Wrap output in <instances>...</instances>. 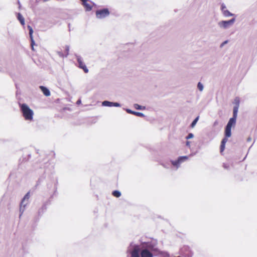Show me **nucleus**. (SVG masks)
I'll return each mask as SVG.
<instances>
[{
	"mask_svg": "<svg viewBox=\"0 0 257 257\" xmlns=\"http://www.w3.org/2000/svg\"><path fill=\"white\" fill-rule=\"evenodd\" d=\"M95 14L97 19H102L108 17L110 14V12L107 8H104L97 10Z\"/></svg>",
	"mask_w": 257,
	"mask_h": 257,
	"instance_id": "3",
	"label": "nucleus"
},
{
	"mask_svg": "<svg viewBox=\"0 0 257 257\" xmlns=\"http://www.w3.org/2000/svg\"><path fill=\"white\" fill-rule=\"evenodd\" d=\"M17 19L20 21L22 25H25V19L21 13H17Z\"/></svg>",
	"mask_w": 257,
	"mask_h": 257,
	"instance_id": "11",
	"label": "nucleus"
},
{
	"mask_svg": "<svg viewBox=\"0 0 257 257\" xmlns=\"http://www.w3.org/2000/svg\"><path fill=\"white\" fill-rule=\"evenodd\" d=\"M81 99H79L77 101V102H76V104H77V105H79V104H81Z\"/></svg>",
	"mask_w": 257,
	"mask_h": 257,
	"instance_id": "36",
	"label": "nucleus"
},
{
	"mask_svg": "<svg viewBox=\"0 0 257 257\" xmlns=\"http://www.w3.org/2000/svg\"><path fill=\"white\" fill-rule=\"evenodd\" d=\"M186 145L187 146H190V142L189 141H187L186 143Z\"/></svg>",
	"mask_w": 257,
	"mask_h": 257,
	"instance_id": "39",
	"label": "nucleus"
},
{
	"mask_svg": "<svg viewBox=\"0 0 257 257\" xmlns=\"http://www.w3.org/2000/svg\"><path fill=\"white\" fill-rule=\"evenodd\" d=\"M225 144H221L220 147V153H222L223 152V151L224 150V149H225Z\"/></svg>",
	"mask_w": 257,
	"mask_h": 257,
	"instance_id": "29",
	"label": "nucleus"
},
{
	"mask_svg": "<svg viewBox=\"0 0 257 257\" xmlns=\"http://www.w3.org/2000/svg\"><path fill=\"white\" fill-rule=\"evenodd\" d=\"M236 119L231 117L228 121L226 126L229 127L231 128L232 126H234L236 124Z\"/></svg>",
	"mask_w": 257,
	"mask_h": 257,
	"instance_id": "10",
	"label": "nucleus"
},
{
	"mask_svg": "<svg viewBox=\"0 0 257 257\" xmlns=\"http://www.w3.org/2000/svg\"><path fill=\"white\" fill-rule=\"evenodd\" d=\"M197 88L200 91H202L204 88L203 85L200 82H199L197 84Z\"/></svg>",
	"mask_w": 257,
	"mask_h": 257,
	"instance_id": "21",
	"label": "nucleus"
},
{
	"mask_svg": "<svg viewBox=\"0 0 257 257\" xmlns=\"http://www.w3.org/2000/svg\"><path fill=\"white\" fill-rule=\"evenodd\" d=\"M83 5L85 7L86 11H90L92 10V7L87 3V2L84 3Z\"/></svg>",
	"mask_w": 257,
	"mask_h": 257,
	"instance_id": "16",
	"label": "nucleus"
},
{
	"mask_svg": "<svg viewBox=\"0 0 257 257\" xmlns=\"http://www.w3.org/2000/svg\"><path fill=\"white\" fill-rule=\"evenodd\" d=\"M228 138V137H226V136H225L224 138L222 140L221 144L225 145L226 143L228 141V139H227Z\"/></svg>",
	"mask_w": 257,
	"mask_h": 257,
	"instance_id": "26",
	"label": "nucleus"
},
{
	"mask_svg": "<svg viewBox=\"0 0 257 257\" xmlns=\"http://www.w3.org/2000/svg\"><path fill=\"white\" fill-rule=\"evenodd\" d=\"M218 120H215V121L214 122V123H213V125H214V126H216V125H218Z\"/></svg>",
	"mask_w": 257,
	"mask_h": 257,
	"instance_id": "37",
	"label": "nucleus"
},
{
	"mask_svg": "<svg viewBox=\"0 0 257 257\" xmlns=\"http://www.w3.org/2000/svg\"><path fill=\"white\" fill-rule=\"evenodd\" d=\"M18 3H19V7H20V2H19V1L18 2Z\"/></svg>",
	"mask_w": 257,
	"mask_h": 257,
	"instance_id": "43",
	"label": "nucleus"
},
{
	"mask_svg": "<svg viewBox=\"0 0 257 257\" xmlns=\"http://www.w3.org/2000/svg\"><path fill=\"white\" fill-rule=\"evenodd\" d=\"M20 107L25 119L27 120H32L33 118V110L26 103L20 104Z\"/></svg>",
	"mask_w": 257,
	"mask_h": 257,
	"instance_id": "2",
	"label": "nucleus"
},
{
	"mask_svg": "<svg viewBox=\"0 0 257 257\" xmlns=\"http://www.w3.org/2000/svg\"><path fill=\"white\" fill-rule=\"evenodd\" d=\"M30 198V193L28 192L23 197V199L22 200L21 203H20V217L22 216V214L23 213L25 208L28 202V199Z\"/></svg>",
	"mask_w": 257,
	"mask_h": 257,
	"instance_id": "5",
	"label": "nucleus"
},
{
	"mask_svg": "<svg viewBox=\"0 0 257 257\" xmlns=\"http://www.w3.org/2000/svg\"><path fill=\"white\" fill-rule=\"evenodd\" d=\"M221 10L222 12V14L224 13V11H226V7L224 4H222L221 5Z\"/></svg>",
	"mask_w": 257,
	"mask_h": 257,
	"instance_id": "22",
	"label": "nucleus"
},
{
	"mask_svg": "<svg viewBox=\"0 0 257 257\" xmlns=\"http://www.w3.org/2000/svg\"><path fill=\"white\" fill-rule=\"evenodd\" d=\"M113 106H114V107H120V103H119L118 102H113Z\"/></svg>",
	"mask_w": 257,
	"mask_h": 257,
	"instance_id": "34",
	"label": "nucleus"
},
{
	"mask_svg": "<svg viewBox=\"0 0 257 257\" xmlns=\"http://www.w3.org/2000/svg\"><path fill=\"white\" fill-rule=\"evenodd\" d=\"M235 18L228 21H221L218 23V26L224 29H226L230 27L235 22Z\"/></svg>",
	"mask_w": 257,
	"mask_h": 257,
	"instance_id": "4",
	"label": "nucleus"
},
{
	"mask_svg": "<svg viewBox=\"0 0 257 257\" xmlns=\"http://www.w3.org/2000/svg\"><path fill=\"white\" fill-rule=\"evenodd\" d=\"M188 158V157L186 156H180L177 160H171V163L174 166L176 167V169H177L180 167V164L186 161Z\"/></svg>",
	"mask_w": 257,
	"mask_h": 257,
	"instance_id": "6",
	"label": "nucleus"
},
{
	"mask_svg": "<svg viewBox=\"0 0 257 257\" xmlns=\"http://www.w3.org/2000/svg\"><path fill=\"white\" fill-rule=\"evenodd\" d=\"M30 39H31V46H32V49L33 50H34V45L35 44V41H34V40L33 39V36H30Z\"/></svg>",
	"mask_w": 257,
	"mask_h": 257,
	"instance_id": "24",
	"label": "nucleus"
},
{
	"mask_svg": "<svg viewBox=\"0 0 257 257\" xmlns=\"http://www.w3.org/2000/svg\"><path fill=\"white\" fill-rule=\"evenodd\" d=\"M57 186H56V185L55 184L54 187V193H53V195L51 196V198L53 197V195H55V194L57 192Z\"/></svg>",
	"mask_w": 257,
	"mask_h": 257,
	"instance_id": "33",
	"label": "nucleus"
},
{
	"mask_svg": "<svg viewBox=\"0 0 257 257\" xmlns=\"http://www.w3.org/2000/svg\"><path fill=\"white\" fill-rule=\"evenodd\" d=\"M239 99L238 97H236L234 99V103L235 105L234 106H237V107H239Z\"/></svg>",
	"mask_w": 257,
	"mask_h": 257,
	"instance_id": "20",
	"label": "nucleus"
},
{
	"mask_svg": "<svg viewBox=\"0 0 257 257\" xmlns=\"http://www.w3.org/2000/svg\"><path fill=\"white\" fill-rule=\"evenodd\" d=\"M228 42V40H226L225 41H224L223 42H222L220 45V48H222L225 44H227Z\"/></svg>",
	"mask_w": 257,
	"mask_h": 257,
	"instance_id": "31",
	"label": "nucleus"
},
{
	"mask_svg": "<svg viewBox=\"0 0 257 257\" xmlns=\"http://www.w3.org/2000/svg\"><path fill=\"white\" fill-rule=\"evenodd\" d=\"M238 108L237 106H234L233 109V115L232 118L236 119L237 116V112L238 110Z\"/></svg>",
	"mask_w": 257,
	"mask_h": 257,
	"instance_id": "14",
	"label": "nucleus"
},
{
	"mask_svg": "<svg viewBox=\"0 0 257 257\" xmlns=\"http://www.w3.org/2000/svg\"><path fill=\"white\" fill-rule=\"evenodd\" d=\"M75 57L76 58L77 62L79 64V67L83 69L85 73H88V69L87 68L85 64H84V63L83 62V59L82 57L76 54L75 55Z\"/></svg>",
	"mask_w": 257,
	"mask_h": 257,
	"instance_id": "7",
	"label": "nucleus"
},
{
	"mask_svg": "<svg viewBox=\"0 0 257 257\" xmlns=\"http://www.w3.org/2000/svg\"><path fill=\"white\" fill-rule=\"evenodd\" d=\"M47 209V204L46 203H44L42 207L41 208V209L42 210V213H44V212Z\"/></svg>",
	"mask_w": 257,
	"mask_h": 257,
	"instance_id": "28",
	"label": "nucleus"
},
{
	"mask_svg": "<svg viewBox=\"0 0 257 257\" xmlns=\"http://www.w3.org/2000/svg\"><path fill=\"white\" fill-rule=\"evenodd\" d=\"M102 105L104 106L112 107L113 106V102L105 100L102 102Z\"/></svg>",
	"mask_w": 257,
	"mask_h": 257,
	"instance_id": "13",
	"label": "nucleus"
},
{
	"mask_svg": "<svg viewBox=\"0 0 257 257\" xmlns=\"http://www.w3.org/2000/svg\"><path fill=\"white\" fill-rule=\"evenodd\" d=\"M38 213L39 215H41L43 213H42V209H41V208L39 209Z\"/></svg>",
	"mask_w": 257,
	"mask_h": 257,
	"instance_id": "35",
	"label": "nucleus"
},
{
	"mask_svg": "<svg viewBox=\"0 0 257 257\" xmlns=\"http://www.w3.org/2000/svg\"><path fill=\"white\" fill-rule=\"evenodd\" d=\"M28 28L29 31V35H30V36H33V30L32 28L30 26H28Z\"/></svg>",
	"mask_w": 257,
	"mask_h": 257,
	"instance_id": "25",
	"label": "nucleus"
},
{
	"mask_svg": "<svg viewBox=\"0 0 257 257\" xmlns=\"http://www.w3.org/2000/svg\"><path fill=\"white\" fill-rule=\"evenodd\" d=\"M112 194L116 197H119L121 196V192L118 190H114L112 192Z\"/></svg>",
	"mask_w": 257,
	"mask_h": 257,
	"instance_id": "17",
	"label": "nucleus"
},
{
	"mask_svg": "<svg viewBox=\"0 0 257 257\" xmlns=\"http://www.w3.org/2000/svg\"><path fill=\"white\" fill-rule=\"evenodd\" d=\"M69 46L67 45L65 46L66 54L65 55V57H67V56L69 55Z\"/></svg>",
	"mask_w": 257,
	"mask_h": 257,
	"instance_id": "23",
	"label": "nucleus"
},
{
	"mask_svg": "<svg viewBox=\"0 0 257 257\" xmlns=\"http://www.w3.org/2000/svg\"><path fill=\"white\" fill-rule=\"evenodd\" d=\"M88 0H81V2L82 3V4L83 5L84 3H86Z\"/></svg>",
	"mask_w": 257,
	"mask_h": 257,
	"instance_id": "38",
	"label": "nucleus"
},
{
	"mask_svg": "<svg viewBox=\"0 0 257 257\" xmlns=\"http://www.w3.org/2000/svg\"><path fill=\"white\" fill-rule=\"evenodd\" d=\"M134 107L136 109H138V110H143V109H145V106H141L138 104H135L134 105Z\"/></svg>",
	"mask_w": 257,
	"mask_h": 257,
	"instance_id": "19",
	"label": "nucleus"
},
{
	"mask_svg": "<svg viewBox=\"0 0 257 257\" xmlns=\"http://www.w3.org/2000/svg\"><path fill=\"white\" fill-rule=\"evenodd\" d=\"M125 110L128 113L132 114L140 117L145 116L144 114L142 112L135 111L128 108H126Z\"/></svg>",
	"mask_w": 257,
	"mask_h": 257,
	"instance_id": "8",
	"label": "nucleus"
},
{
	"mask_svg": "<svg viewBox=\"0 0 257 257\" xmlns=\"http://www.w3.org/2000/svg\"><path fill=\"white\" fill-rule=\"evenodd\" d=\"M223 15L225 17H231V16H235L234 14H232V13H230L227 10L226 11H224V13H223Z\"/></svg>",
	"mask_w": 257,
	"mask_h": 257,
	"instance_id": "15",
	"label": "nucleus"
},
{
	"mask_svg": "<svg viewBox=\"0 0 257 257\" xmlns=\"http://www.w3.org/2000/svg\"><path fill=\"white\" fill-rule=\"evenodd\" d=\"M223 167L224 169L228 170L229 168V165L227 164H223Z\"/></svg>",
	"mask_w": 257,
	"mask_h": 257,
	"instance_id": "32",
	"label": "nucleus"
},
{
	"mask_svg": "<svg viewBox=\"0 0 257 257\" xmlns=\"http://www.w3.org/2000/svg\"><path fill=\"white\" fill-rule=\"evenodd\" d=\"M40 88L45 96H49L50 95V91L47 87L44 86H40Z\"/></svg>",
	"mask_w": 257,
	"mask_h": 257,
	"instance_id": "9",
	"label": "nucleus"
},
{
	"mask_svg": "<svg viewBox=\"0 0 257 257\" xmlns=\"http://www.w3.org/2000/svg\"><path fill=\"white\" fill-rule=\"evenodd\" d=\"M57 53L59 55V57H62V58L65 57V55H64L62 52L57 51Z\"/></svg>",
	"mask_w": 257,
	"mask_h": 257,
	"instance_id": "30",
	"label": "nucleus"
},
{
	"mask_svg": "<svg viewBox=\"0 0 257 257\" xmlns=\"http://www.w3.org/2000/svg\"><path fill=\"white\" fill-rule=\"evenodd\" d=\"M52 184H48L47 185L48 188L50 189L52 187Z\"/></svg>",
	"mask_w": 257,
	"mask_h": 257,
	"instance_id": "40",
	"label": "nucleus"
},
{
	"mask_svg": "<svg viewBox=\"0 0 257 257\" xmlns=\"http://www.w3.org/2000/svg\"><path fill=\"white\" fill-rule=\"evenodd\" d=\"M224 135L226 137H230L231 135V128L229 127L225 126Z\"/></svg>",
	"mask_w": 257,
	"mask_h": 257,
	"instance_id": "12",
	"label": "nucleus"
},
{
	"mask_svg": "<svg viewBox=\"0 0 257 257\" xmlns=\"http://www.w3.org/2000/svg\"><path fill=\"white\" fill-rule=\"evenodd\" d=\"M251 141V138H249H249H247V142H249V141Z\"/></svg>",
	"mask_w": 257,
	"mask_h": 257,
	"instance_id": "41",
	"label": "nucleus"
},
{
	"mask_svg": "<svg viewBox=\"0 0 257 257\" xmlns=\"http://www.w3.org/2000/svg\"><path fill=\"white\" fill-rule=\"evenodd\" d=\"M166 255H167V256H169V254L168 253H166Z\"/></svg>",
	"mask_w": 257,
	"mask_h": 257,
	"instance_id": "42",
	"label": "nucleus"
},
{
	"mask_svg": "<svg viewBox=\"0 0 257 257\" xmlns=\"http://www.w3.org/2000/svg\"><path fill=\"white\" fill-rule=\"evenodd\" d=\"M199 116H198L193 120V121L192 122V123L190 124L191 127L193 128L195 126V125H196V123L197 122V121L199 119Z\"/></svg>",
	"mask_w": 257,
	"mask_h": 257,
	"instance_id": "18",
	"label": "nucleus"
},
{
	"mask_svg": "<svg viewBox=\"0 0 257 257\" xmlns=\"http://www.w3.org/2000/svg\"><path fill=\"white\" fill-rule=\"evenodd\" d=\"M194 137V135L192 133H189L186 137V139L189 140Z\"/></svg>",
	"mask_w": 257,
	"mask_h": 257,
	"instance_id": "27",
	"label": "nucleus"
},
{
	"mask_svg": "<svg viewBox=\"0 0 257 257\" xmlns=\"http://www.w3.org/2000/svg\"><path fill=\"white\" fill-rule=\"evenodd\" d=\"M164 167H166L164 165H163Z\"/></svg>",
	"mask_w": 257,
	"mask_h": 257,
	"instance_id": "44",
	"label": "nucleus"
},
{
	"mask_svg": "<svg viewBox=\"0 0 257 257\" xmlns=\"http://www.w3.org/2000/svg\"><path fill=\"white\" fill-rule=\"evenodd\" d=\"M155 245L152 242H144L141 246L131 242L128 246L127 252L131 257H153L152 251L155 249Z\"/></svg>",
	"mask_w": 257,
	"mask_h": 257,
	"instance_id": "1",
	"label": "nucleus"
}]
</instances>
